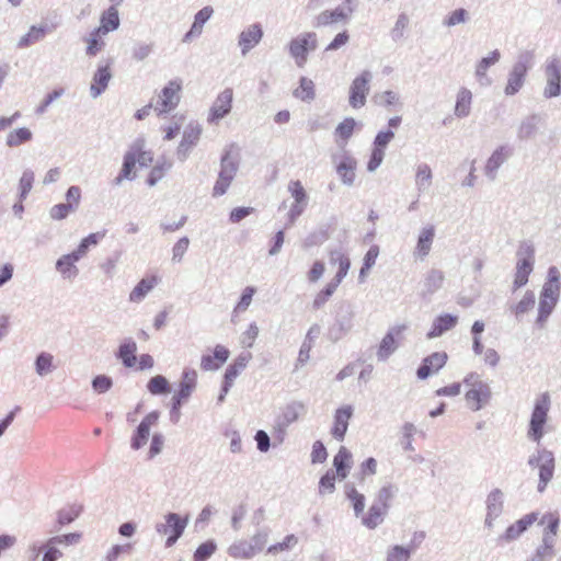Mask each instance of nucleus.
<instances>
[{"label":"nucleus","instance_id":"obj_17","mask_svg":"<svg viewBox=\"0 0 561 561\" xmlns=\"http://www.w3.org/2000/svg\"><path fill=\"white\" fill-rule=\"evenodd\" d=\"M251 354H242L239 355L226 369L225 376H224V386H222V392L219 396V401H224L225 396L228 393L230 388L232 387L236 378L245 369L249 360L251 359Z\"/></svg>","mask_w":561,"mask_h":561},{"label":"nucleus","instance_id":"obj_4","mask_svg":"<svg viewBox=\"0 0 561 561\" xmlns=\"http://www.w3.org/2000/svg\"><path fill=\"white\" fill-rule=\"evenodd\" d=\"M318 47V37L314 32L301 33L289 42V55L298 67H304L308 60V53Z\"/></svg>","mask_w":561,"mask_h":561},{"label":"nucleus","instance_id":"obj_57","mask_svg":"<svg viewBox=\"0 0 561 561\" xmlns=\"http://www.w3.org/2000/svg\"><path fill=\"white\" fill-rule=\"evenodd\" d=\"M557 301V299L540 296L538 321L543 322L549 317Z\"/></svg>","mask_w":561,"mask_h":561},{"label":"nucleus","instance_id":"obj_1","mask_svg":"<svg viewBox=\"0 0 561 561\" xmlns=\"http://www.w3.org/2000/svg\"><path fill=\"white\" fill-rule=\"evenodd\" d=\"M330 264L336 267L334 278L329 282L323 289H321L313 299V308L319 309L323 307L333 293L336 290L342 279L347 274L351 262L350 259L341 253L332 252L330 257Z\"/></svg>","mask_w":561,"mask_h":561},{"label":"nucleus","instance_id":"obj_60","mask_svg":"<svg viewBox=\"0 0 561 561\" xmlns=\"http://www.w3.org/2000/svg\"><path fill=\"white\" fill-rule=\"evenodd\" d=\"M171 162H163L162 164H157L151 170L147 183L149 186H153L157 184L159 180L162 179L164 172L171 168Z\"/></svg>","mask_w":561,"mask_h":561},{"label":"nucleus","instance_id":"obj_44","mask_svg":"<svg viewBox=\"0 0 561 561\" xmlns=\"http://www.w3.org/2000/svg\"><path fill=\"white\" fill-rule=\"evenodd\" d=\"M468 21H469V12L463 8H459V9L451 11L450 13H448L443 19L442 24L445 27L450 28V27H454L457 25L466 24Z\"/></svg>","mask_w":561,"mask_h":561},{"label":"nucleus","instance_id":"obj_18","mask_svg":"<svg viewBox=\"0 0 561 561\" xmlns=\"http://www.w3.org/2000/svg\"><path fill=\"white\" fill-rule=\"evenodd\" d=\"M539 520L538 513H529L517 519L515 523L510 525L501 539L508 542L519 538L526 530H528L535 523Z\"/></svg>","mask_w":561,"mask_h":561},{"label":"nucleus","instance_id":"obj_9","mask_svg":"<svg viewBox=\"0 0 561 561\" xmlns=\"http://www.w3.org/2000/svg\"><path fill=\"white\" fill-rule=\"evenodd\" d=\"M535 253L533 249L517 253V261L513 280V290H517L528 283L529 275L534 270Z\"/></svg>","mask_w":561,"mask_h":561},{"label":"nucleus","instance_id":"obj_29","mask_svg":"<svg viewBox=\"0 0 561 561\" xmlns=\"http://www.w3.org/2000/svg\"><path fill=\"white\" fill-rule=\"evenodd\" d=\"M112 72L108 65L99 66L90 87V94L93 99L99 98L107 88Z\"/></svg>","mask_w":561,"mask_h":561},{"label":"nucleus","instance_id":"obj_32","mask_svg":"<svg viewBox=\"0 0 561 561\" xmlns=\"http://www.w3.org/2000/svg\"><path fill=\"white\" fill-rule=\"evenodd\" d=\"M352 454L344 446L340 447L337 454L333 458V466L336 470V476L340 479H345L352 467Z\"/></svg>","mask_w":561,"mask_h":561},{"label":"nucleus","instance_id":"obj_38","mask_svg":"<svg viewBox=\"0 0 561 561\" xmlns=\"http://www.w3.org/2000/svg\"><path fill=\"white\" fill-rule=\"evenodd\" d=\"M83 254L82 249H79L77 252L72 254L64 255L61 259L57 261V270L65 276L71 277L76 274L75 262L79 260V257Z\"/></svg>","mask_w":561,"mask_h":561},{"label":"nucleus","instance_id":"obj_20","mask_svg":"<svg viewBox=\"0 0 561 561\" xmlns=\"http://www.w3.org/2000/svg\"><path fill=\"white\" fill-rule=\"evenodd\" d=\"M263 34V28L259 23L250 24L240 33L238 46L241 49L242 56L248 55L261 42Z\"/></svg>","mask_w":561,"mask_h":561},{"label":"nucleus","instance_id":"obj_31","mask_svg":"<svg viewBox=\"0 0 561 561\" xmlns=\"http://www.w3.org/2000/svg\"><path fill=\"white\" fill-rule=\"evenodd\" d=\"M213 12L211 7H204L199 10L195 14L191 30L184 35L183 42H191L193 38L198 37L203 32L204 24L210 19Z\"/></svg>","mask_w":561,"mask_h":561},{"label":"nucleus","instance_id":"obj_5","mask_svg":"<svg viewBox=\"0 0 561 561\" xmlns=\"http://www.w3.org/2000/svg\"><path fill=\"white\" fill-rule=\"evenodd\" d=\"M528 463L539 469L538 491L543 492L554 474L556 459L553 453L545 448L540 449L537 455L529 459Z\"/></svg>","mask_w":561,"mask_h":561},{"label":"nucleus","instance_id":"obj_56","mask_svg":"<svg viewBox=\"0 0 561 561\" xmlns=\"http://www.w3.org/2000/svg\"><path fill=\"white\" fill-rule=\"evenodd\" d=\"M375 99L379 105H382L385 107H390L398 104L401 105L399 94L391 90H387L377 94Z\"/></svg>","mask_w":561,"mask_h":561},{"label":"nucleus","instance_id":"obj_53","mask_svg":"<svg viewBox=\"0 0 561 561\" xmlns=\"http://www.w3.org/2000/svg\"><path fill=\"white\" fill-rule=\"evenodd\" d=\"M34 172L31 169H26L23 171L22 176L19 182V191H20V199L23 201L26 198L28 193L31 192L34 183Z\"/></svg>","mask_w":561,"mask_h":561},{"label":"nucleus","instance_id":"obj_25","mask_svg":"<svg viewBox=\"0 0 561 561\" xmlns=\"http://www.w3.org/2000/svg\"><path fill=\"white\" fill-rule=\"evenodd\" d=\"M405 330V325L392 328L381 340L377 357L381 360L387 359L397 348V337H400Z\"/></svg>","mask_w":561,"mask_h":561},{"label":"nucleus","instance_id":"obj_41","mask_svg":"<svg viewBox=\"0 0 561 561\" xmlns=\"http://www.w3.org/2000/svg\"><path fill=\"white\" fill-rule=\"evenodd\" d=\"M356 122L352 117L345 118L335 128V136L339 137L343 142L336 140L340 147L346 146L347 140L352 137Z\"/></svg>","mask_w":561,"mask_h":561},{"label":"nucleus","instance_id":"obj_46","mask_svg":"<svg viewBox=\"0 0 561 561\" xmlns=\"http://www.w3.org/2000/svg\"><path fill=\"white\" fill-rule=\"evenodd\" d=\"M294 95L301 101H312L316 98L313 81L302 77L299 87L294 91Z\"/></svg>","mask_w":561,"mask_h":561},{"label":"nucleus","instance_id":"obj_52","mask_svg":"<svg viewBox=\"0 0 561 561\" xmlns=\"http://www.w3.org/2000/svg\"><path fill=\"white\" fill-rule=\"evenodd\" d=\"M298 543V538L295 535H287L283 541L274 543L267 548V553L278 554L284 551L291 550Z\"/></svg>","mask_w":561,"mask_h":561},{"label":"nucleus","instance_id":"obj_28","mask_svg":"<svg viewBox=\"0 0 561 561\" xmlns=\"http://www.w3.org/2000/svg\"><path fill=\"white\" fill-rule=\"evenodd\" d=\"M353 8L339 7L332 11L325 10L317 15L313 25L316 27L325 26L339 21H346L351 16Z\"/></svg>","mask_w":561,"mask_h":561},{"label":"nucleus","instance_id":"obj_51","mask_svg":"<svg viewBox=\"0 0 561 561\" xmlns=\"http://www.w3.org/2000/svg\"><path fill=\"white\" fill-rule=\"evenodd\" d=\"M82 512L81 505H69L58 512V523L60 525H67L73 522Z\"/></svg>","mask_w":561,"mask_h":561},{"label":"nucleus","instance_id":"obj_35","mask_svg":"<svg viewBox=\"0 0 561 561\" xmlns=\"http://www.w3.org/2000/svg\"><path fill=\"white\" fill-rule=\"evenodd\" d=\"M433 182V171L427 163H420L415 171V187L419 194L428 191Z\"/></svg>","mask_w":561,"mask_h":561},{"label":"nucleus","instance_id":"obj_43","mask_svg":"<svg viewBox=\"0 0 561 561\" xmlns=\"http://www.w3.org/2000/svg\"><path fill=\"white\" fill-rule=\"evenodd\" d=\"M32 137L33 134L28 128L21 127L8 134L5 144L9 147H19L20 145L30 141Z\"/></svg>","mask_w":561,"mask_h":561},{"label":"nucleus","instance_id":"obj_10","mask_svg":"<svg viewBox=\"0 0 561 561\" xmlns=\"http://www.w3.org/2000/svg\"><path fill=\"white\" fill-rule=\"evenodd\" d=\"M187 525V518H181L175 513H169L165 516V523L157 526V531L167 536V547H172L182 536Z\"/></svg>","mask_w":561,"mask_h":561},{"label":"nucleus","instance_id":"obj_6","mask_svg":"<svg viewBox=\"0 0 561 561\" xmlns=\"http://www.w3.org/2000/svg\"><path fill=\"white\" fill-rule=\"evenodd\" d=\"M533 56L530 53H524L518 56L512 70L508 73L507 84L504 89L506 95H515L524 85L528 69L530 68Z\"/></svg>","mask_w":561,"mask_h":561},{"label":"nucleus","instance_id":"obj_55","mask_svg":"<svg viewBox=\"0 0 561 561\" xmlns=\"http://www.w3.org/2000/svg\"><path fill=\"white\" fill-rule=\"evenodd\" d=\"M540 523L546 524L543 535H547L548 538L552 539V537L558 533L559 516L556 513H548L541 517Z\"/></svg>","mask_w":561,"mask_h":561},{"label":"nucleus","instance_id":"obj_8","mask_svg":"<svg viewBox=\"0 0 561 561\" xmlns=\"http://www.w3.org/2000/svg\"><path fill=\"white\" fill-rule=\"evenodd\" d=\"M181 81L171 80L158 95L153 110L158 115L169 113L174 110L180 102Z\"/></svg>","mask_w":561,"mask_h":561},{"label":"nucleus","instance_id":"obj_23","mask_svg":"<svg viewBox=\"0 0 561 561\" xmlns=\"http://www.w3.org/2000/svg\"><path fill=\"white\" fill-rule=\"evenodd\" d=\"M158 417L159 414L157 412H151L144 417V420L138 425L134 437L131 438L133 449L138 450L146 445L150 435V430L153 425L157 424Z\"/></svg>","mask_w":561,"mask_h":561},{"label":"nucleus","instance_id":"obj_48","mask_svg":"<svg viewBox=\"0 0 561 561\" xmlns=\"http://www.w3.org/2000/svg\"><path fill=\"white\" fill-rule=\"evenodd\" d=\"M102 35L104 34L102 32H98V27L90 33L89 38H87V55L95 56L103 49L105 43L101 39Z\"/></svg>","mask_w":561,"mask_h":561},{"label":"nucleus","instance_id":"obj_11","mask_svg":"<svg viewBox=\"0 0 561 561\" xmlns=\"http://www.w3.org/2000/svg\"><path fill=\"white\" fill-rule=\"evenodd\" d=\"M547 84L543 95L547 99L556 98L561 93V60L552 57L545 69Z\"/></svg>","mask_w":561,"mask_h":561},{"label":"nucleus","instance_id":"obj_58","mask_svg":"<svg viewBox=\"0 0 561 561\" xmlns=\"http://www.w3.org/2000/svg\"><path fill=\"white\" fill-rule=\"evenodd\" d=\"M215 551L216 545L213 541L203 542L194 553V561H206Z\"/></svg>","mask_w":561,"mask_h":561},{"label":"nucleus","instance_id":"obj_15","mask_svg":"<svg viewBox=\"0 0 561 561\" xmlns=\"http://www.w3.org/2000/svg\"><path fill=\"white\" fill-rule=\"evenodd\" d=\"M197 385V373L194 369H185L182 374L179 390L173 396V411L179 413L183 401L187 400Z\"/></svg>","mask_w":561,"mask_h":561},{"label":"nucleus","instance_id":"obj_14","mask_svg":"<svg viewBox=\"0 0 561 561\" xmlns=\"http://www.w3.org/2000/svg\"><path fill=\"white\" fill-rule=\"evenodd\" d=\"M513 149L507 145L499 146L488 158L484 174L490 181H495L499 169L512 157Z\"/></svg>","mask_w":561,"mask_h":561},{"label":"nucleus","instance_id":"obj_34","mask_svg":"<svg viewBox=\"0 0 561 561\" xmlns=\"http://www.w3.org/2000/svg\"><path fill=\"white\" fill-rule=\"evenodd\" d=\"M501 54L497 49L490 53L488 57H483L476 67V77L482 85L491 83V80L486 76V70L492 65H495L500 60Z\"/></svg>","mask_w":561,"mask_h":561},{"label":"nucleus","instance_id":"obj_33","mask_svg":"<svg viewBox=\"0 0 561 561\" xmlns=\"http://www.w3.org/2000/svg\"><path fill=\"white\" fill-rule=\"evenodd\" d=\"M458 322V318L451 314H443L437 317L432 325V329L427 333L428 339L440 336L446 331L453 329Z\"/></svg>","mask_w":561,"mask_h":561},{"label":"nucleus","instance_id":"obj_19","mask_svg":"<svg viewBox=\"0 0 561 561\" xmlns=\"http://www.w3.org/2000/svg\"><path fill=\"white\" fill-rule=\"evenodd\" d=\"M491 397L490 387L482 382L477 381L472 385V388L466 392L465 399L468 407L472 411L480 410L484 404L488 403Z\"/></svg>","mask_w":561,"mask_h":561},{"label":"nucleus","instance_id":"obj_50","mask_svg":"<svg viewBox=\"0 0 561 561\" xmlns=\"http://www.w3.org/2000/svg\"><path fill=\"white\" fill-rule=\"evenodd\" d=\"M144 147H145V141L142 139H138L135 141V144L133 146V151H131V152L136 153V162L140 167H147L153 160L152 153L150 151H145Z\"/></svg>","mask_w":561,"mask_h":561},{"label":"nucleus","instance_id":"obj_24","mask_svg":"<svg viewBox=\"0 0 561 561\" xmlns=\"http://www.w3.org/2000/svg\"><path fill=\"white\" fill-rule=\"evenodd\" d=\"M353 415V408L344 405L339 408L334 413V421L331 428L332 436L337 440H343L347 432L348 422Z\"/></svg>","mask_w":561,"mask_h":561},{"label":"nucleus","instance_id":"obj_54","mask_svg":"<svg viewBox=\"0 0 561 561\" xmlns=\"http://www.w3.org/2000/svg\"><path fill=\"white\" fill-rule=\"evenodd\" d=\"M136 164V153L127 152L124 157L121 174L115 179V184H121L124 179H130L131 171Z\"/></svg>","mask_w":561,"mask_h":561},{"label":"nucleus","instance_id":"obj_59","mask_svg":"<svg viewBox=\"0 0 561 561\" xmlns=\"http://www.w3.org/2000/svg\"><path fill=\"white\" fill-rule=\"evenodd\" d=\"M53 355L48 353H42L36 359V371L38 375H45L53 369Z\"/></svg>","mask_w":561,"mask_h":561},{"label":"nucleus","instance_id":"obj_39","mask_svg":"<svg viewBox=\"0 0 561 561\" xmlns=\"http://www.w3.org/2000/svg\"><path fill=\"white\" fill-rule=\"evenodd\" d=\"M472 94L471 92L462 88L459 90L457 94V101L455 106V115L457 117H466L470 113V105H471Z\"/></svg>","mask_w":561,"mask_h":561},{"label":"nucleus","instance_id":"obj_3","mask_svg":"<svg viewBox=\"0 0 561 561\" xmlns=\"http://www.w3.org/2000/svg\"><path fill=\"white\" fill-rule=\"evenodd\" d=\"M137 344L133 340H127L118 347L117 358L121 359L124 367L136 370H148L154 366V359L149 354H142L137 358Z\"/></svg>","mask_w":561,"mask_h":561},{"label":"nucleus","instance_id":"obj_49","mask_svg":"<svg viewBox=\"0 0 561 561\" xmlns=\"http://www.w3.org/2000/svg\"><path fill=\"white\" fill-rule=\"evenodd\" d=\"M147 389L151 394H162L170 391V385L165 377L157 375L148 381Z\"/></svg>","mask_w":561,"mask_h":561},{"label":"nucleus","instance_id":"obj_13","mask_svg":"<svg viewBox=\"0 0 561 561\" xmlns=\"http://www.w3.org/2000/svg\"><path fill=\"white\" fill-rule=\"evenodd\" d=\"M288 192L290 193L291 197L294 198V203L290 206L288 217L291 222H294L301 214L305 211L307 205H308V195L302 186L301 182L290 181L288 183Z\"/></svg>","mask_w":561,"mask_h":561},{"label":"nucleus","instance_id":"obj_61","mask_svg":"<svg viewBox=\"0 0 561 561\" xmlns=\"http://www.w3.org/2000/svg\"><path fill=\"white\" fill-rule=\"evenodd\" d=\"M411 556V549L401 546L392 547L387 556V561H408Z\"/></svg>","mask_w":561,"mask_h":561},{"label":"nucleus","instance_id":"obj_40","mask_svg":"<svg viewBox=\"0 0 561 561\" xmlns=\"http://www.w3.org/2000/svg\"><path fill=\"white\" fill-rule=\"evenodd\" d=\"M488 517L485 519L488 526H492L493 517H496L502 511V492L500 490L492 491L488 496Z\"/></svg>","mask_w":561,"mask_h":561},{"label":"nucleus","instance_id":"obj_27","mask_svg":"<svg viewBox=\"0 0 561 561\" xmlns=\"http://www.w3.org/2000/svg\"><path fill=\"white\" fill-rule=\"evenodd\" d=\"M230 352L224 345H216L213 355H204L201 359V368L203 370H216L221 367L229 358Z\"/></svg>","mask_w":561,"mask_h":561},{"label":"nucleus","instance_id":"obj_62","mask_svg":"<svg viewBox=\"0 0 561 561\" xmlns=\"http://www.w3.org/2000/svg\"><path fill=\"white\" fill-rule=\"evenodd\" d=\"M76 207L71 203L58 204L50 208L49 215L53 219L60 220L66 218L70 211H75Z\"/></svg>","mask_w":561,"mask_h":561},{"label":"nucleus","instance_id":"obj_30","mask_svg":"<svg viewBox=\"0 0 561 561\" xmlns=\"http://www.w3.org/2000/svg\"><path fill=\"white\" fill-rule=\"evenodd\" d=\"M121 4L111 3L110 8L101 14L100 26L98 32L107 34L111 31H115L119 27V15L117 8Z\"/></svg>","mask_w":561,"mask_h":561},{"label":"nucleus","instance_id":"obj_16","mask_svg":"<svg viewBox=\"0 0 561 561\" xmlns=\"http://www.w3.org/2000/svg\"><path fill=\"white\" fill-rule=\"evenodd\" d=\"M233 92L227 88L214 101L207 117L208 123H215L228 115L232 107Z\"/></svg>","mask_w":561,"mask_h":561},{"label":"nucleus","instance_id":"obj_12","mask_svg":"<svg viewBox=\"0 0 561 561\" xmlns=\"http://www.w3.org/2000/svg\"><path fill=\"white\" fill-rule=\"evenodd\" d=\"M202 127L198 124H188L184 131L181 142L176 149V158L184 162L191 154L192 149L198 144Z\"/></svg>","mask_w":561,"mask_h":561},{"label":"nucleus","instance_id":"obj_36","mask_svg":"<svg viewBox=\"0 0 561 561\" xmlns=\"http://www.w3.org/2000/svg\"><path fill=\"white\" fill-rule=\"evenodd\" d=\"M158 280V277L154 275L142 278L131 290L129 300L133 302L141 301L146 295L157 286Z\"/></svg>","mask_w":561,"mask_h":561},{"label":"nucleus","instance_id":"obj_7","mask_svg":"<svg viewBox=\"0 0 561 561\" xmlns=\"http://www.w3.org/2000/svg\"><path fill=\"white\" fill-rule=\"evenodd\" d=\"M373 73L369 70H363L354 78L350 85L348 103L353 108H360L366 104V98L370 91V81Z\"/></svg>","mask_w":561,"mask_h":561},{"label":"nucleus","instance_id":"obj_47","mask_svg":"<svg viewBox=\"0 0 561 561\" xmlns=\"http://www.w3.org/2000/svg\"><path fill=\"white\" fill-rule=\"evenodd\" d=\"M45 34H46V28L44 26H38V27L32 26L30 28V31L20 38V41L18 43V47L19 48L28 47L33 43L41 41L45 36Z\"/></svg>","mask_w":561,"mask_h":561},{"label":"nucleus","instance_id":"obj_42","mask_svg":"<svg viewBox=\"0 0 561 561\" xmlns=\"http://www.w3.org/2000/svg\"><path fill=\"white\" fill-rule=\"evenodd\" d=\"M228 553L230 557L234 559H250L254 557V550L252 549V543L241 540L232 543L228 548Z\"/></svg>","mask_w":561,"mask_h":561},{"label":"nucleus","instance_id":"obj_63","mask_svg":"<svg viewBox=\"0 0 561 561\" xmlns=\"http://www.w3.org/2000/svg\"><path fill=\"white\" fill-rule=\"evenodd\" d=\"M535 306V295L533 293H526L520 301L515 306L514 312L515 314H523Z\"/></svg>","mask_w":561,"mask_h":561},{"label":"nucleus","instance_id":"obj_37","mask_svg":"<svg viewBox=\"0 0 561 561\" xmlns=\"http://www.w3.org/2000/svg\"><path fill=\"white\" fill-rule=\"evenodd\" d=\"M232 148L231 146L230 149H227L222 156L219 172V176H225L229 180H233L238 171V157L237 154H232Z\"/></svg>","mask_w":561,"mask_h":561},{"label":"nucleus","instance_id":"obj_26","mask_svg":"<svg viewBox=\"0 0 561 561\" xmlns=\"http://www.w3.org/2000/svg\"><path fill=\"white\" fill-rule=\"evenodd\" d=\"M357 161L352 156L344 153L336 164V173L341 182L346 186H352L356 179Z\"/></svg>","mask_w":561,"mask_h":561},{"label":"nucleus","instance_id":"obj_64","mask_svg":"<svg viewBox=\"0 0 561 561\" xmlns=\"http://www.w3.org/2000/svg\"><path fill=\"white\" fill-rule=\"evenodd\" d=\"M152 44L137 43L133 47V58L137 61H142L152 53Z\"/></svg>","mask_w":561,"mask_h":561},{"label":"nucleus","instance_id":"obj_45","mask_svg":"<svg viewBox=\"0 0 561 561\" xmlns=\"http://www.w3.org/2000/svg\"><path fill=\"white\" fill-rule=\"evenodd\" d=\"M387 510L378 504H373L366 516L363 517V524L368 528L377 527L383 519Z\"/></svg>","mask_w":561,"mask_h":561},{"label":"nucleus","instance_id":"obj_21","mask_svg":"<svg viewBox=\"0 0 561 561\" xmlns=\"http://www.w3.org/2000/svg\"><path fill=\"white\" fill-rule=\"evenodd\" d=\"M446 352H434L423 359L417 368L416 375L420 379H426L428 376L438 373L447 363Z\"/></svg>","mask_w":561,"mask_h":561},{"label":"nucleus","instance_id":"obj_22","mask_svg":"<svg viewBox=\"0 0 561 561\" xmlns=\"http://www.w3.org/2000/svg\"><path fill=\"white\" fill-rule=\"evenodd\" d=\"M541 125V117L531 114L524 117L517 126L516 137L519 141L533 140L537 137Z\"/></svg>","mask_w":561,"mask_h":561},{"label":"nucleus","instance_id":"obj_2","mask_svg":"<svg viewBox=\"0 0 561 561\" xmlns=\"http://www.w3.org/2000/svg\"><path fill=\"white\" fill-rule=\"evenodd\" d=\"M550 404V397L547 392L536 399L527 433L528 437L536 443H539L545 434Z\"/></svg>","mask_w":561,"mask_h":561}]
</instances>
